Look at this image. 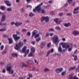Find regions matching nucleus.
<instances>
[{
	"label": "nucleus",
	"mask_w": 79,
	"mask_h": 79,
	"mask_svg": "<svg viewBox=\"0 0 79 79\" xmlns=\"http://www.w3.org/2000/svg\"><path fill=\"white\" fill-rule=\"evenodd\" d=\"M38 32V31L36 30H34L32 32V37L34 36L35 35H36V34Z\"/></svg>",
	"instance_id": "nucleus-16"
},
{
	"label": "nucleus",
	"mask_w": 79,
	"mask_h": 79,
	"mask_svg": "<svg viewBox=\"0 0 79 79\" xmlns=\"http://www.w3.org/2000/svg\"><path fill=\"white\" fill-rule=\"evenodd\" d=\"M28 76L30 78H32V75L31 74H28Z\"/></svg>",
	"instance_id": "nucleus-46"
},
{
	"label": "nucleus",
	"mask_w": 79,
	"mask_h": 79,
	"mask_svg": "<svg viewBox=\"0 0 79 79\" xmlns=\"http://www.w3.org/2000/svg\"><path fill=\"white\" fill-rule=\"evenodd\" d=\"M60 44L61 45L63 48H65L67 49L70 47V45H69V44H68V43H60L59 45H60Z\"/></svg>",
	"instance_id": "nucleus-6"
},
{
	"label": "nucleus",
	"mask_w": 79,
	"mask_h": 79,
	"mask_svg": "<svg viewBox=\"0 0 79 79\" xmlns=\"http://www.w3.org/2000/svg\"><path fill=\"white\" fill-rule=\"evenodd\" d=\"M35 38H37V37H39V34H36L35 35Z\"/></svg>",
	"instance_id": "nucleus-40"
},
{
	"label": "nucleus",
	"mask_w": 79,
	"mask_h": 79,
	"mask_svg": "<svg viewBox=\"0 0 79 79\" xmlns=\"http://www.w3.org/2000/svg\"><path fill=\"white\" fill-rule=\"evenodd\" d=\"M0 8L2 10H4L5 9V7L4 6H0Z\"/></svg>",
	"instance_id": "nucleus-27"
},
{
	"label": "nucleus",
	"mask_w": 79,
	"mask_h": 79,
	"mask_svg": "<svg viewBox=\"0 0 79 79\" xmlns=\"http://www.w3.org/2000/svg\"><path fill=\"white\" fill-rule=\"evenodd\" d=\"M3 64H4V63L2 62L0 63V65H1V66H3Z\"/></svg>",
	"instance_id": "nucleus-60"
},
{
	"label": "nucleus",
	"mask_w": 79,
	"mask_h": 79,
	"mask_svg": "<svg viewBox=\"0 0 79 79\" xmlns=\"http://www.w3.org/2000/svg\"><path fill=\"white\" fill-rule=\"evenodd\" d=\"M8 40L9 41V44H11L13 43V39L11 38H8Z\"/></svg>",
	"instance_id": "nucleus-18"
},
{
	"label": "nucleus",
	"mask_w": 79,
	"mask_h": 79,
	"mask_svg": "<svg viewBox=\"0 0 79 79\" xmlns=\"http://www.w3.org/2000/svg\"><path fill=\"white\" fill-rule=\"evenodd\" d=\"M74 74L71 73L69 75V79H74V77H73Z\"/></svg>",
	"instance_id": "nucleus-12"
},
{
	"label": "nucleus",
	"mask_w": 79,
	"mask_h": 79,
	"mask_svg": "<svg viewBox=\"0 0 79 79\" xmlns=\"http://www.w3.org/2000/svg\"><path fill=\"white\" fill-rule=\"evenodd\" d=\"M6 19V15H3L1 19V21L2 22H4Z\"/></svg>",
	"instance_id": "nucleus-9"
},
{
	"label": "nucleus",
	"mask_w": 79,
	"mask_h": 79,
	"mask_svg": "<svg viewBox=\"0 0 79 79\" xmlns=\"http://www.w3.org/2000/svg\"><path fill=\"white\" fill-rule=\"evenodd\" d=\"M11 68L12 67L11 64H8L7 66V69L8 71H9L10 73L11 74H13V73H14V71H13V70H11Z\"/></svg>",
	"instance_id": "nucleus-5"
},
{
	"label": "nucleus",
	"mask_w": 79,
	"mask_h": 79,
	"mask_svg": "<svg viewBox=\"0 0 79 79\" xmlns=\"http://www.w3.org/2000/svg\"><path fill=\"white\" fill-rule=\"evenodd\" d=\"M58 51L59 52H60V53H61L62 52V49L61 48V45H60V46L58 48Z\"/></svg>",
	"instance_id": "nucleus-19"
},
{
	"label": "nucleus",
	"mask_w": 79,
	"mask_h": 79,
	"mask_svg": "<svg viewBox=\"0 0 79 79\" xmlns=\"http://www.w3.org/2000/svg\"><path fill=\"white\" fill-rule=\"evenodd\" d=\"M66 74V71H64L62 73L61 75L62 76H64V74Z\"/></svg>",
	"instance_id": "nucleus-41"
},
{
	"label": "nucleus",
	"mask_w": 79,
	"mask_h": 79,
	"mask_svg": "<svg viewBox=\"0 0 79 79\" xmlns=\"http://www.w3.org/2000/svg\"><path fill=\"white\" fill-rule=\"evenodd\" d=\"M72 56L74 57L73 60L74 61H76L77 60V55L75 56L74 55H73Z\"/></svg>",
	"instance_id": "nucleus-23"
},
{
	"label": "nucleus",
	"mask_w": 79,
	"mask_h": 79,
	"mask_svg": "<svg viewBox=\"0 0 79 79\" xmlns=\"http://www.w3.org/2000/svg\"><path fill=\"white\" fill-rule=\"evenodd\" d=\"M43 71L44 72H48L49 71V69L47 68H45L43 70Z\"/></svg>",
	"instance_id": "nucleus-26"
},
{
	"label": "nucleus",
	"mask_w": 79,
	"mask_h": 79,
	"mask_svg": "<svg viewBox=\"0 0 79 79\" xmlns=\"http://www.w3.org/2000/svg\"><path fill=\"white\" fill-rule=\"evenodd\" d=\"M72 34L75 35H77L79 34V32L77 30H74L72 32Z\"/></svg>",
	"instance_id": "nucleus-11"
},
{
	"label": "nucleus",
	"mask_w": 79,
	"mask_h": 79,
	"mask_svg": "<svg viewBox=\"0 0 79 79\" xmlns=\"http://www.w3.org/2000/svg\"><path fill=\"white\" fill-rule=\"evenodd\" d=\"M28 56L29 57L32 56V53L30 52L28 54Z\"/></svg>",
	"instance_id": "nucleus-47"
},
{
	"label": "nucleus",
	"mask_w": 79,
	"mask_h": 79,
	"mask_svg": "<svg viewBox=\"0 0 79 79\" xmlns=\"http://www.w3.org/2000/svg\"><path fill=\"white\" fill-rule=\"evenodd\" d=\"M41 13L42 14H44L45 13V10H41Z\"/></svg>",
	"instance_id": "nucleus-37"
},
{
	"label": "nucleus",
	"mask_w": 79,
	"mask_h": 79,
	"mask_svg": "<svg viewBox=\"0 0 79 79\" xmlns=\"http://www.w3.org/2000/svg\"><path fill=\"white\" fill-rule=\"evenodd\" d=\"M64 26L65 27H68V26H71V23H65L64 24Z\"/></svg>",
	"instance_id": "nucleus-22"
},
{
	"label": "nucleus",
	"mask_w": 79,
	"mask_h": 79,
	"mask_svg": "<svg viewBox=\"0 0 79 79\" xmlns=\"http://www.w3.org/2000/svg\"><path fill=\"white\" fill-rule=\"evenodd\" d=\"M4 3L6 4V5H7V6H10L11 5V4L9 1H8V0L4 1Z\"/></svg>",
	"instance_id": "nucleus-10"
},
{
	"label": "nucleus",
	"mask_w": 79,
	"mask_h": 79,
	"mask_svg": "<svg viewBox=\"0 0 79 79\" xmlns=\"http://www.w3.org/2000/svg\"><path fill=\"white\" fill-rule=\"evenodd\" d=\"M27 35L28 36H30L31 35V33L30 32H28L27 33Z\"/></svg>",
	"instance_id": "nucleus-48"
},
{
	"label": "nucleus",
	"mask_w": 79,
	"mask_h": 79,
	"mask_svg": "<svg viewBox=\"0 0 79 79\" xmlns=\"http://www.w3.org/2000/svg\"><path fill=\"white\" fill-rule=\"evenodd\" d=\"M76 66H75L72 67H71L68 71H72V70H74L76 68Z\"/></svg>",
	"instance_id": "nucleus-21"
},
{
	"label": "nucleus",
	"mask_w": 79,
	"mask_h": 79,
	"mask_svg": "<svg viewBox=\"0 0 79 79\" xmlns=\"http://www.w3.org/2000/svg\"><path fill=\"white\" fill-rule=\"evenodd\" d=\"M12 56H13V57H15V56L17 57V56H18V54L16 53H13L12 54Z\"/></svg>",
	"instance_id": "nucleus-30"
},
{
	"label": "nucleus",
	"mask_w": 79,
	"mask_h": 79,
	"mask_svg": "<svg viewBox=\"0 0 79 79\" xmlns=\"http://www.w3.org/2000/svg\"><path fill=\"white\" fill-rule=\"evenodd\" d=\"M3 37L4 38H8V36L6 35H3Z\"/></svg>",
	"instance_id": "nucleus-44"
},
{
	"label": "nucleus",
	"mask_w": 79,
	"mask_h": 79,
	"mask_svg": "<svg viewBox=\"0 0 79 79\" xmlns=\"http://www.w3.org/2000/svg\"><path fill=\"white\" fill-rule=\"evenodd\" d=\"M55 29L56 30H59V31H60L61 30V28L60 27L57 26L55 27Z\"/></svg>",
	"instance_id": "nucleus-33"
},
{
	"label": "nucleus",
	"mask_w": 79,
	"mask_h": 79,
	"mask_svg": "<svg viewBox=\"0 0 79 79\" xmlns=\"http://www.w3.org/2000/svg\"><path fill=\"white\" fill-rule=\"evenodd\" d=\"M27 48V47L26 46H24L23 48H22V50H21L20 51V53H24L25 51L26 50Z\"/></svg>",
	"instance_id": "nucleus-15"
},
{
	"label": "nucleus",
	"mask_w": 79,
	"mask_h": 79,
	"mask_svg": "<svg viewBox=\"0 0 79 79\" xmlns=\"http://www.w3.org/2000/svg\"><path fill=\"white\" fill-rule=\"evenodd\" d=\"M35 67H33L32 68V71H34V70H35Z\"/></svg>",
	"instance_id": "nucleus-62"
},
{
	"label": "nucleus",
	"mask_w": 79,
	"mask_h": 79,
	"mask_svg": "<svg viewBox=\"0 0 79 79\" xmlns=\"http://www.w3.org/2000/svg\"><path fill=\"white\" fill-rule=\"evenodd\" d=\"M23 24L22 22H16L15 23V25L16 26H21Z\"/></svg>",
	"instance_id": "nucleus-17"
},
{
	"label": "nucleus",
	"mask_w": 79,
	"mask_h": 79,
	"mask_svg": "<svg viewBox=\"0 0 79 79\" xmlns=\"http://www.w3.org/2000/svg\"><path fill=\"white\" fill-rule=\"evenodd\" d=\"M66 15L68 16H70L71 15V13H68L66 14Z\"/></svg>",
	"instance_id": "nucleus-50"
},
{
	"label": "nucleus",
	"mask_w": 79,
	"mask_h": 79,
	"mask_svg": "<svg viewBox=\"0 0 79 79\" xmlns=\"http://www.w3.org/2000/svg\"><path fill=\"white\" fill-rule=\"evenodd\" d=\"M54 21L56 23L57 25H59V24H60V22L59 21V22H58V18L55 19L54 20Z\"/></svg>",
	"instance_id": "nucleus-14"
},
{
	"label": "nucleus",
	"mask_w": 79,
	"mask_h": 79,
	"mask_svg": "<svg viewBox=\"0 0 79 79\" xmlns=\"http://www.w3.org/2000/svg\"><path fill=\"white\" fill-rule=\"evenodd\" d=\"M59 15L60 16H63V13H60L59 14Z\"/></svg>",
	"instance_id": "nucleus-51"
},
{
	"label": "nucleus",
	"mask_w": 79,
	"mask_h": 79,
	"mask_svg": "<svg viewBox=\"0 0 79 79\" xmlns=\"http://www.w3.org/2000/svg\"><path fill=\"white\" fill-rule=\"evenodd\" d=\"M51 43H49L47 45V47L48 48L49 47H50V44Z\"/></svg>",
	"instance_id": "nucleus-53"
},
{
	"label": "nucleus",
	"mask_w": 79,
	"mask_h": 79,
	"mask_svg": "<svg viewBox=\"0 0 79 79\" xmlns=\"http://www.w3.org/2000/svg\"><path fill=\"white\" fill-rule=\"evenodd\" d=\"M62 71H63V69L61 68H56L55 70L56 73H61Z\"/></svg>",
	"instance_id": "nucleus-7"
},
{
	"label": "nucleus",
	"mask_w": 79,
	"mask_h": 79,
	"mask_svg": "<svg viewBox=\"0 0 79 79\" xmlns=\"http://www.w3.org/2000/svg\"><path fill=\"white\" fill-rule=\"evenodd\" d=\"M31 51L32 52V53H34V52H35V48H32L31 49Z\"/></svg>",
	"instance_id": "nucleus-34"
},
{
	"label": "nucleus",
	"mask_w": 79,
	"mask_h": 79,
	"mask_svg": "<svg viewBox=\"0 0 79 79\" xmlns=\"http://www.w3.org/2000/svg\"><path fill=\"white\" fill-rule=\"evenodd\" d=\"M6 10L8 12H10L12 11V9L11 8H8L6 9Z\"/></svg>",
	"instance_id": "nucleus-25"
},
{
	"label": "nucleus",
	"mask_w": 79,
	"mask_h": 79,
	"mask_svg": "<svg viewBox=\"0 0 79 79\" xmlns=\"http://www.w3.org/2000/svg\"><path fill=\"white\" fill-rule=\"evenodd\" d=\"M22 68H24V67H27V65L25 64L24 63H22Z\"/></svg>",
	"instance_id": "nucleus-31"
},
{
	"label": "nucleus",
	"mask_w": 79,
	"mask_h": 79,
	"mask_svg": "<svg viewBox=\"0 0 79 79\" xmlns=\"http://www.w3.org/2000/svg\"><path fill=\"white\" fill-rule=\"evenodd\" d=\"M34 16V14L32 12H31L29 14V16L30 17H33Z\"/></svg>",
	"instance_id": "nucleus-28"
},
{
	"label": "nucleus",
	"mask_w": 79,
	"mask_h": 79,
	"mask_svg": "<svg viewBox=\"0 0 79 79\" xmlns=\"http://www.w3.org/2000/svg\"><path fill=\"white\" fill-rule=\"evenodd\" d=\"M51 40L52 42L56 45H58V43H59V40H58V36L57 35H55L52 38Z\"/></svg>",
	"instance_id": "nucleus-1"
},
{
	"label": "nucleus",
	"mask_w": 79,
	"mask_h": 79,
	"mask_svg": "<svg viewBox=\"0 0 79 79\" xmlns=\"http://www.w3.org/2000/svg\"><path fill=\"white\" fill-rule=\"evenodd\" d=\"M43 3L42 2L38 6H37L36 7H35V9H34L33 10V12H35L36 10L37 11L38 13H40V10H41V8H40V6L43 5Z\"/></svg>",
	"instance_id": "nucleus-3"
},
{
	"label": "nucleus",
	"mask_w": 79,
	"mask_h": 79,
	"mask_svg": "<svg viewBox=\"0 0 79 79\" xmlns=\"http://www.w3.org/2000/svg\"><path fill=\"white\" fill-rule=\"evenodd\" d=\"M23 42H22L21 41H20L18 44H15V49L16 50H19L21 48V47H23Z\"/></svg>",
	"instance_id": "nucleus-2"
},
{
	"label": "nucleus",
	"mask_w": 79,
	"mask_h": 79,
	"mask_svg": "<svg viewBox=\"0 0 79 79\" xmlns=\"http://www.w3.org/2000/svg\"><path fill=\"white\" fill-rule=\"evenodd\" d=\"M48 31H54L55 30H54V29H53V28H51L49 29Z\"/></svg>",
	"instance_id": "nucleus-36"
},
{
	"label": "nucleus",
	"mask_w": 79,
	"mask_h": 79,
	"mask_svg": "<svg viewBox=\"0 0 79 79\" xmlns=\"http://www.w3.org/2000/svg\"><path fill=\"white\" fill-rule=\"evenodd\" d=\"M4 48V46L3 45H2L0 48L1 50H3V48Z\"/></svg>",
	"instance_id": "nucleus-38"
},
{
	"label": "nucleus",
	"mask_w": 79,
	"mask_h": 79,
	"mask_svg": "<svg viewBox=\"0 0 79 79\" xmlns=\"http://www.w3.org/2000/svg\"><path fill=\"white\" fill-rule=\"evenodd\" d=\"M22 32H26V29H23L22 30Z\"/></svg>",
	"instance_id": "nucleus-54"
},
{
	"label": "nucleus",
	"mask_w": 79,
	"mask_h": 79,
	"mask_svg": "<svg viewBox=\"0 0 79 79\" xmlns=\"http://www.w3.org/2000/svg\"><path fill=\"white\" fill-rule=\"evenodd\" d=\"M21 10L22 12V13H24V11H25V9H24L23 8H22L21 9Z\"/></svg>",
	"instance_id": "nucleus-45"
},
{
	"label": "nucleus",
	"mask_w": 79,
	"mask_h": 79,
	"mask_svg": "<svg viewBox=\"0 0 79 79\" xmlns=\"http://www.w3.org/2000/svg\"><path fill=\"white\" fill-rule=\"evenodd\" d=\"M34 61L35 63H37V64H38V63H39V62L37 61V60L35 59Z\"/></svg>",
	"instance_id": "nucleus-56"
},
{
	"label": "nucleus",
	"mask_w": 79,
	"mask_h": 79,
	"mask_svg": "<svg viewBox=\"0 0 79 79\" xmlns=\"http://www.w3.org/2000/svg\"><path fill=\"white\" fill-rule=\"evenodd\" d=\"M49 35L50 36H53V33H49Z\"/></svg>",
	"instance_id": "nucleus-52"
},
{
	"label": "nucleus",
	"mask_w": 79,
	"mask_h": 79,
	"mask_svg": "<svg viewBox=\"0 0 79 79\" xmlns=\"http://www.w3.org/2000/svg\"><path fill=\"white\" fill-rule=\"evenodd\" d=\"M25 79V77H20L18 79Z\"/></svg>",
	"instance_id": "nucleus-57"
},
{
	"label": "nucleus",
	"mask_w": 79,
	"mask_h": 79,
	"mask_svg": "<svg viewBox=\"0 0 79 79\" xmlns=\"http://www.w3.org/2000/svg\"><path fill=\"white\" fill-rule=\"evenodd\" d=\"M68 51L69 52H71L72 50V49L73 48L70 47V48H68Z\"/></svg>",
	"instance_id": "nucleus-42"
},
{
	"label": "nucleus",
	"mask_w": 79,
	"mask_h": 79,
	"mask_svg": "<svg viewBox=\"0 0 79 79\" xmlns=\"http://www.w3.org/2000/svg\"><path fill=\"white\" fill-rule=\"evenodd\" d=\"M70 44L71 47L73 48V43H70Z\"/></svg>",
	"instance_id": "nucleus-58"
},
{
	"label": "nucleus",
	"mask_w": 79,
	"mask_h": 79,
	"mask_svg": "<svg viewBox=\"0 0 79 79\" xmlns=\"http://www.w3.org/2000/svg\"><path fill=\"white\" fill-rule=\"evenodd\" d=\"M73 0H68L67 2L69 3H70L72 2Z\"/></svg>",
	"instance_id": "nucleus-49"
},
{
	"label": "nucleus",
	"mask_w": 79,
	"mask_h": 79,
	"mask_svg": "<svg viewBox=\"0 0 79 79\" xmlns=\"http://www.w3.org/2000/svg\"><path fill=\"white\" fill-rule=\"evenodd\" d=\"M6 31V28H3L0 29V32H4V31Z\"/></svg>",
	"instance_id": "nucleus-24"
},
{
	"label": "nucleus",
	"mask_w": 79,
	"mask_h": 79,
	"mask_svg": "<svg viewBox=\"0 0 79 79\" xmlns=\"http://www.w3.org/2000/svg\"><path fill=\"white\" fill-rule=\"evenodd\" d=\"M79 6L77 7L76 8H74L73 10V13L74 14H77V13H79Z\"/></svg>",
	"instance_id": "nucleus-8"
},
{
	"label": "nucleus",
	"mask_w": 79,
	"mask_h": 79,
	"mask_svg": "<svg viewBox=\"0 0 79 79\" xmlns=\"http://www.w3.org/2000/svg\"><path fill=\"white\" fill-rule=\"evenodd\" d=\"M26 63L27 64H29V63H30V64H32V61L31 60H29L28 61L26 62Z\"/></svg>",
	"instance_id": "nucleus-32"
},
{
	"label": "nucleus",
	"mask_w": 79,
	"mask_h": 79,
	"mask_svg": "<svg viewBox=\"0 0 79 79\" xmlns=\"http://www.w3.org/2000/svg\"><path fill=\"white\" fill-rule=\"evenodd\" d=\"M6 72V70H5V69H3L2 70V72L3 73H5V72Z\"/></svg>",
	"instance_id": "nucleus-55"
},
{
	"label": "nucleus",
	"mask_w": 79,
	"mask_h": 79,
	"mask_svg": "<svg viewBox=\"0 0 79 79\" xmlns=\"http://www.w3.org/2000/svg\"><path fill=\"white\" fill-rule=\"evenodd\" d=\"M75 4H76V3H75V2H73L72 4V6H74V5H75Z\"/></svg>",
	"instance_id": "nucleus-63"
},
{
	"label": "nucleus",
	"mask_w": 79,
	"mask_h": 79,
	"mask_svg": "<svg viewBox=\"0 0 79 79\" xmlns=\"http://www.w3.org/2000/svg\"><path fill=\"white\" fill-rule=\"evenodd\" d=\"M45 17H41V21H43L45 20Z\"/></svg>",
	"instance_id": "nucleus-39"
},
{
	"label": "nucleus",
	"mask_w": 79,
	"mask_h": 79,
	"mask_svg": "<svg viewBox=\"0 0 79 79\" xmlns=\"http://www.w3.org/2000/svg\"><path fill=\"white\" fill-rule=\"evenodd\" d=\"M6 53V51H5L3 52L2 54V55H4V54H5V53Z\"/></svg>",
	"instance_id": "nucleus-61"
},
{
	"label": "nucleus",
	"mask_w": 79,
	"mask_h": 79,
	"mask_svg": "<svg viewBox=\"0 0 79 79\" xmlns=\"http://www.w3.org/2000/svg\"><path fill=\"white\" fill-rule=\"evenodd\" d=\"M16 33L17 34H14L13 35V37L14 39V40L15 41H18V40L21 39V37L20 36H17L18 35H19L20 34V32L19 31H16Z\"/></svg>",
	"instance_id": "nucleus-4"
},
{
	"label": "nucleus",
	"mask_w": 79,
	"mask_h": 79,
	"mask_svg": "<svg viewBox=\"0 0 79 79\" xmlns=\"http://www.w3.org/2000/svg\"><path fill=\"white\" fill-rule=\"evenodd\" d=\"M40 45V48H43L45 46V42H43L41 43Z\"/></svg>",
	"instance_id": "nucleus-13"
},
{
	"label": "nucleus",
	"mask_w": 79,
	"mask_h": 79,
	"mask_svg": "<svg viewBox=\"0 0 79 79\" xmlns=\"http://www.w3.org/2000/svg\"><path fill=\"white\" fill-rule=\"evenodd\" d=\"M46 37H48L49 36V33H46Z\"/></svg>",
	"instance_id": "nucleus-64"
},
{
	"label": "nucleus",
	"mask_w": 79,
	"mask_h": 79,
	"mask_svg": "<svg viewBox=\"0 0 79 79\" xmlns=\"http://www.w3.org/2000/svg\"><path fill=\"white\" fill-rule=\"evenodd\" d=\"M15 23V22H12L10 24H11V25H13V24H15V23Z\"/></svg>",
	"instance_id": "nucleus-59"
},
{
	"label": "nucleus",
	"mask_w": 79,
	"mask_h": 79,
	"mask_svg": "<svg viewBox=\"0 0 79 79\" xmlns=\"http://www.w3.org/2000/svg\"><path fill=\"white\" fill-rule=\"evenodd\" d=\"M45 21L46 23H48L49 21V17L48 16L45 17Z\"/></svg>",
	"instance_id": "nucleus-20"
},
{
	"label": "nucleus",
	"mask_w": 79,
	"mask_h": 79,
	"mask_svg": "<svg viewBox=\"0 0 79 79\" xmlns=\"http://www.w3.org/2000/svg\"><path fill=\"white\" fill-rule=\"evenodd\" d=\"M40 40V38L39 37L37 38L36 39V41L37 42H39Z\"/></svg>",
	"instance_id": "nucleus-35"
},
{
	"label": "nucleus",
	"mask_w": 79,
	"mask_h": 79,
	"mask_svg": "<svg viewBox=\"0 0 79 79\" xmlns=\"http://www.w3.org/2000/svg\"><path fill=\"white\" fill-rule=\"evenodd\" d=\"M50 52H51V51H49L48 52L47 54L46 55V56H48V55H49V54H50Z\"/></svg>",
	"instance_id": "nucleus-43"
},
{
	"label": "nucleus",
	"mask_w": 79,
	"mask_h": 79,
	"mask_svg": "<svg viewBox=\"0 0 79 79\" xmlns=\"http://www.w3.org/2000/svg\"><path fill=\"white\" fill-rule=\"evenodd\" d=\"M29 49H27L25 51V52H24L25 54H28L29 53Z\"/></svg>",
	"instance_id": "nucleus-29"
}]
</instances>
